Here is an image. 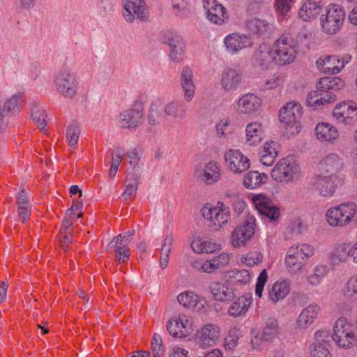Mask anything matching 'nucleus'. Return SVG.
Segmentation results:
<instances>
[{
	"mask_svg": "<svg viewBox=\"0 0 357 357\" xmlns=\"http://www.w3.org/2000/svg\"><path fill=\"white\" fill-rule=\"evenodd\" d=\"M316 86L317 91L309 93L306 100L307 105L314 109L334 102L336 99L334 92L343 89L344 82L338 77H324L317 82Z\"/></svg>",
	"mask_w": 357,
	"mask_h": 357,
	"instance_id": "f257e3e1",
	"label": "nucleus"
},
{
	"mask_svg": "<svg viewBox=\"0 0 357 357\" xmlns=\"http://www.w3.org/2000/svg\"><path fill=\"white\" fill-rule=\"evenodd\" d=\"M200 215L205 225L212 231H220L231 219L229 207L221 202H218L215 205L206 204L201 208Z\"/></svg>",
	"mask_w": 357,
	"mask_h": 357,
	"instance_id": "f03ea898",
	"label": "nucleus"
},
{
	"mask_svg": "<svg viewBox=\"0 0 357 357\" xmlns=\"http://www.w3.org/2000/svg\"><path fill=\"white\" fill-rule=\"evenodd\" d=\"M314 253L313 246L307 243L294 244L291 246L287 252L284 259L287 271L292 274L301 271Z\"/></svg>",
	"mask_w": 357,
	"mask_h": 357,
	"instance_id": "7ed1b4c3",
	"label": "nucleus"
},
{
	"mask_svg": "<svg viewBox=\"0 0 357 357\" xmlns=\"http://www.w3.org/2000/svg\"><path fill=\"white\" fill-rule=\"evenodd\" d=\"M356 213L357 205L354 202H345L329 208L326 219L332 227H344L352 222Z\"/></svg>",
	"mask_w": 357,
	"mask_h": 357,
	"instance_id": "20e7f679",
	"label": "nucleus"
},
{
	"mask_svg": "<svg viewBox=\"0 0 357 357\" xmlns=\"http://www.w3.org/2000/svg\"><path fill=\"white\" fill-rule=\"evenodd\" d=\"M332 337L335 344L343 349H351L357 344L354 326L343 317L335 322Z\"/></svg>",
	"mask_w": 357,
	"mask_h": 357,
	"instance_id": "39448f33",
	"label": "nucleus"
},
{
	"mask_svg": "<svg viewBox=\"0 0 357 357\" xmlns=\"http://www.w3.org/2000/svg\"><path fill=\"white\" fill-rule=\"evenodd\" d=\"M273 46L276 65H287L295 60L298 52L297 46L296 42L290 36H281Z\"/></svg>",
	"mask_w": 357,
	"mask_h": 357,
	"instance_id": "423d86ee",
	"label": "nucleus"
},
{
	"mask_svg": "<svg viewBox=\"0 0 357 357\" xmlns=\"http://www.w3.org/2000/svg\"><path fill=\"white\" fill-rule=\"evenodd\" d=\"M345 18L343 8L338 4H329L326 13L321 15L320 23L324 31L328 34L336 33L342 27Z\"/></svg>",
	"mask_w": 357,
	"mask_h": 357,
	"instance_id": "0eeeda50",
	"label": "nucleus"
},
{
	"mask_svg": "<svg viewBox=\"0 0 357 357\" xmlns=\"http://www.w3.org/2000/svg\"><path fill=\"white\" fill-rule=\"evenodd\" d=\"M300 168L291 157L282 158L275 165L271 172L272 178L277 182L285 183L294 181L299 176Z\"/></svg>",
	"mask_w": 357,
	"mask_h": 357,
	"instance_id": "6e6552de",
	"label": "nucleus"
},
{
	"mask_svg": "<svg viewBox=\"0 0 357 357\" xmlns=\"http://www.w3.org/2000/svg\"><path fill=\"white\" fill-rule=\"evenodd\" d=\"M54 83L57 91L63 96L73 98L76 95L78 82L76 75L69 68H61L55 76Z\"/></svg>",
	"mask_w": 357,
	"mask_h": 357,
	"instance_id": "1a4fd4ad",
	"label": "nucleus"
},
{
	"mask_svg": "<svg viewBox=\"0 0 357 357\" xmlns=\"http://www.w3.org/2000/svg\"><path fill=\"white\" fill-rule=\"evenodd\" d=\"M144 107L140 102H135L131 108L121 112L117 119L118 126L121 128L135 129L144 121Z\"/></svg>",
	"mask_w": 357,
	"mask_h": 357,
	"instance_id": "9d476101",
	"label": "nucleus"
},
{
	"mask_svg": "<svg viewBox=\"0 0 357 357\" xmlns=\"http://www.w3.org/2000/svg\"><path fill=\"white\" fill-rule=\"evenodd\" d=\"M255 218L248 215L242 225L236 227L231 232V243L235 248L245 245L250 241L255 231Z\"/></svg>",
	"mask_w": 357,
	"mask_h": 357,
	"instance_id": "9b49d317",
	"label": "nucleus"
},
{
	"mask_svg": "<svg viewBox=\"0 0 357 357\" xmlns=\"http://www.w3.org/2000/svg\"><path fill=\"white\" fill-rule=\"evenodd\" d=\"M194 174L199 181L211 185L220 179L222 175L221 167L217 162L210 160L204 165H197Z\"/></svg>",
	"mask_w": 357,
	"mask_h": 357,
	"instance_id": "f8f14e48",
	"label": "nucleus"
},
{
	"mask_svg": "<svg viewBox=\"0 0 357 357\" xmlns=\"http://www.w3.org/2000/svg\"><path fill=\"white\" fill-rule=\"evenodd\" d=\"M338 176L317 174L313 178L312 188L324 197H331L334 195L337 188Z\"/></svg>",
	"mask_w": 357,
	"mask_h": 357,
	"instance_id": "ddd939ff",
	"label": "nucleus"
},
{
	"mask_svg": "<svg viewBox=\"0 0 357 357\" xmlns=\"http://www.w3.org/2000/svg\"><path fill=\"white\" fill-rule=\"evenodd\" d=\"M351 59V56L340 58L337 55H324L316 61V65L322 73L335 75L339 73Z\"/></svg>",
	"mask_w": 357,
	"mask_h": 357,
	"instance_id": "4468645a",
	"label": "nucleus"
},
{
	"mask_svg": "<svg viewBox=\"0 0 357 357\" xmlns=\"http://www.w3.org/2000/svg\"><path fill=\"white\" fill-rule=\"evenodd\" d=\"M123 15L128 22L135 19L144 21L148 18V10L144 0H123Z\"/></svg>",
	"mask_w": 357,
	"mask_h": 357,
	"instance_id": "2eb2a0df",
	"label": "nucleus"
},
{
	"mask_svg": "<svg viewBox=\"0 0 357 357\" xmlns=\"http://www.w3.org/2000/svg\"><path fill=\"white\" fill-rule=\"evenodd\" d=\"M225 160L227 168L234 174H241L250 167V160L241 151L229 149L225 153Z\"/></svg>",
	"mask_w": 357,
	"mask_h": 357,
	"instance_id": "dca6fc26",
	"label": "nucleus"
},
{
	"mask_svg": "<svg viewBox=\"0 0 357 357\" xmlns=\"http://www.w3.org/2000/svg\"><path fill=\"white\" fill-rule=\"evenodd\" d=\"M177 300L183 307L199 313H206L209 309V305L204 298L190 291L179 294Z\"/></svg>",
	"mask_w": 357,
	"mask_h": 357,
	"instance_id": "f3484780",
	"label": "nucleus"
},
{
	"mask_svg": "<svg viewBox=\"0 0 357 357\" xmlns=\"http://www.w3.org/2000/svg\"><path fill=\"white\" fill-rule=\"evenodd\" d=\"M224 43L227 51L234 54L243 49L251 47L253 40L248 35L234 32L225 38Z\"/></svg>",
	"mask_w": 357,
	"mask_h": 357,
	"instance_id": "a211bd4d",
	"label": "nucleus"
},
{
	"mask_svg": "<svg viewBox=\"0 0 357 357\" xmlns=\"http://www.w3.org/2000/svg\"><path fill=\"white\" fill-rule=\"evenodd\" d=\"M253 204L259 213L274 221L280 216V211L271 199L264 195H255L252 197Z\"/></svg>",
	"mask_w": 357,
	"mask_h": 357,
	"instance_id": "6ab92c4d",
	"label": "nucleus"
},
{
	"mask_svg": "<svg viewBox=\"0 0 357 357\" xmlns=\"http://www.w3.org/2000/svg\"><path fill=\"white\" fill-rule=\"evenodd\" d=\"M243 80V74L241 69L227 68L221 74L220 84L227 91H234L241 84Z\"/></svg>",
	"mask_w": 357,
	"mask_h": 357,
	"instance_id": "aec40b11",
	"label": "nucleus"
},
{
	"mask_svg": "<svg viewBox=\"0 0 357 357\" xmlns=\"http://www.w3.org/2000/svg\"><path fill=\"white\" fill-rule=\"evenodd\" d=\"M344 160L338 154L331 153L324 156L319 163V173L337 176L344 167Z\"/></svg>",
	"mask_w": 357,
	"mask_h": 357,
	"instance_id": "412c9836",
	"label": "nucleus"
},
{
	"mask_svg": "<svg viewBox=\"0 0 357 357\" xmlns=\"http://www.w3.org/2000/svg\"><path fill=\"white\" fill-rule=\"evenodd\" d=\"M162 41L169 46L171 59L176 62L181 61L185 49L183 38L176 33L168 31L164 33Z\"/></svg>",
	"mask_w": 357,
	"mask_h": 357,
	"instance_id": "4be33fe9",
	"label": "nucleus"
},
{
	"mask_svg": "<svg viewBox=\"0 0 357 357\" xmlns=\"http://www.w3.org/2000/svg\"><path fill=\"white\" fill-rule=\"evenodd\" d=\"M261 105V99L255 93H248L243 95L236 102V111L239 114H252L256 113Z\"/></svg>",
	"mask_w": 357,
	"mask_h": 357,
	"instance_id": "5701e85b",
	"label": "nucleus"
},
{
	"mask_svg": "<svg viewBox=\"0 0 357 357\" xmlns=\"http://www.w3.org/2000/svg\"><path fill=\"white\" fill-rule=\"evenodd\" d=\"M220 337V328L215 324H206L197 331L195 340L203 348L213 346Z\"/></svg>",
	"mask_w": 357,
	"mask_h": 357,
	"instance_id": "b1692460",
	"label": "nucleus"
},
{
	"mask_svg": "<svg viewBox=\"0 0 357 357\" xmlns=\"http://www.w3.org/2000/svg\"><path fill=\"white\" fill-rule=\"evenodd\" d=\"M204 8L207 19L215 24L220 25L228 19L226 9L216 0H204Z\"/></svg>",
	"mask_w": 357,
	"mask_h": 357,
	"instance_id": "393cba45",
	"label": "nucleus"
},
{
	"mask_svg": "<svg viewBox=\"0 0 357 357\" xmlns=\"http://www.w3.org/2000/svg\"><path fill=\"white\" fill-rule=\"evenodd\" d=\"M302 107L298 102H288L280 110V119L287 125L295 126L298 128V123L301 119Z\"/></svg>",
	"mask_w": 357,
	"mask_h": 357,
	"instance_id": "a878e982",
	"label": "nucleus"
},
{
	"mask_svg": "<svg viewBox=\"0 0 357 357\" xmlns=\"http://www.w3.org/2000/svg\"><path fill=\"white\" fill-rule=\"evenodd\" d=\"M329 337L327 331H318L315 333L314 342L310 347V357H332L326 347Z\"/></svg>",
	"mask_w": 357,
	"mask_h": 357,
	"instance_id": "bb28decb",
	"label": "nucleus"
},
{
	"mask_svg": "<svg viewBox=\"0 0 357 357\" xmlns=\"http://www.w3.org/2000/svg\"><path fill=\"white\" fill-rule=\"evenodd\" d=\"M253 60L255 64L262 68H268L272 63H275L273 46L271 47L266 43L260 45L254 52Z\"/></svg>",
	"mask_w": 357,
	"mask_h": 357,
	"instance_id": "cd10ccee",
	"label": "nucleus"
},
{
	"mask_svg": "<svg viewBox=\"0 0 357 357\" xmlns=\"http://www.w3.org/2000/svg\"><path fill=\"white\" fill-rule=\"evenodd\" d=\"M209 288L214 299L218 301L230 302L236 297L234 289L227 283L213 282Z\"/></svg>",
	"mask_w": 357,
	"mask_h": 357,
	"instance_id": "c85d7f7f",
	"label": "nucleus"
},
{
	"mask_svg": "<svg viewBox=\"0 0 357 357\" xmlns=\"http://www.w3.org/2000/svg\"><path fill=\"white\" fill-rule=\"evenodd\" d=\"M323 0H307L298 11V17L304 21L314 20L321 13Z\"/></svg>",
	"mask_w": 357,
	"mask_h": 357,
	"instance_id": "c756f323",
	"label": "nucleus"
},
{
	"mask_svg": "<svg viewBox=\"0 0 357 357\" xmlns=\"http://www.w3.org/2000/svg\"><path fill=\"white\" fill-rule=\"evenodd\" d=\"M321 308L315 303L310 304L299 314L296 324L300 328L305 329L312 324L318 317Z\"/></svg>",
	"mask_w": 357,
	"mask_h": 357,
	"instance_id": "7c9ffc66",
	"label": "nucleus"
},
{
	"mask_svg": "<svg viewBox=\"0 0 357 357\" xmlns=\"http://www.w3.org/2000/svg\"><path fill=\"white\" fill-rule=\"evenodd\" d=\"M356 110L357 106L355 102L344 101L334 108L333 115L337 121L347 123L348 120L353 118Z\"/></svg>",
	"mask_w": 357,
	"mask_h": 357,
	"instance_id": "2f4dec72",
	"label": "nucleus"
},
{
	"mask_svg": "<svg viewBox=\"0 0 357 357\" xmlns=\"http://www.w3.org/2000/svg\"><path fill=\"white\" fill-rule=\"evenodd\" d=\"M252 298L250 296H241L233 301L227 310V314L236 318L244 317L248 311Z\"/></svg>",
	"mask_w": 357,
	"mask_h": 357,
	"instance_id": "473e14b6",
	"label": "nucleus"
},
{
	"mask_svg": "<svg viewBox=\"0 0 357 357\" xmlns=\"http://www.w3.org/2000/svg\"><path fill=\"white\" fill-rule=\"evenodd\" d=\"M317 139L321 142L333 144L339 137L337 129L328 123H319L315 128Z\"/></svg>",
	"mask_w": 357,
	"mask_h": 357,
	"instance_id": "72a5a7b5",
	"label": "nucleus"
},
{
	"mask_svg": "<svg viewBox=\"0 0 357 357\" xmlns=\"http://www.w3.org/2000/svg\"><path fill=\"white\" fill-rule=\"evenodd\" d=\"M192 70L188 66H185L181 74V86L187 101H190L195 95V86L192 79Z\"/></svg>",
	"mask_w": 357,
	"mask_h": 357,
	"instance_id": "f704fd0d",
	"label": "nucleus"
},
{
	"mask_svg": "<svg viewBox=\"0 0 357 357\" xmlns=\"http://www.w3.org/2000/svg\"><path fill=\"white\" fill-rule=\"evenodd\" d=\"M290 291L289 282L286 280H278L270 288L268 291L269 300L276 303L283 300Z\"/></svg>",
	"mask_w": 357,
	"mask_h": 357,
	"instance_id": "c9c22d12",
	"label": "nucleus"
},
{
	"mask_svg": "<svg viewBox=\"0 0 357 357\" xmlns=\"http://www.w3.org/2000/svg\"><path fill=\"white\" fill-rule=\"evenodd\" d=\"M246 143L251 146L259 144L264 137V130L258 122L250 123L245 128Z\"/></svg>",
	"mask_w": 357,
	"mask_h": 357,
	"instance_id": "e433bc0d",
	"label": "nucleus"
},
{
	"mask_svg": "<svg viewBox=\"0 0 357 357\" xmlns=\"http://www.w3.org/2000/svg\"><path fill=\"white\" fill-rule=\"evenodd\" d=\"M246 27L252 34L259 37H266L271 31L268 23L266 20L259 18L247 20Z\"/></svg>",
	"mask_w": 357,
	"mask_h": 357,
	"instance_id": "4c0bfd02",
	"label": "nucleus"
},
{
	"mask_svg": "<svg viewBox=\"0 0 357 357\" xmlns=\"http://www.w3.org/2000/svg\"><path fill=\"white\" fill-rule=\"evenodd\" d=\"M346 243L338 244L329 255V259L332 264L337 265L345 262L349 257H351V248H348Z\"/></svg>",
	"mask_w": 357,
	"mask_h": 357,
	"instance_id": "58836bf2",
	"label": "nucleus"
},
{
	"mask_svg": "<svg viewBox=\"0 0 357 357\" xmlns=\"http://www.w3.org/2000/svg\"><path fill=\"white\" fill-rule=\"evenodd\" d=\"M278 144L273 142H266L261 153L260 161L266 166H271L278 156Z\"/></svg>",
	"mask_w": 357,
	"mask_h": 357,
	"instance_id": "ea45409f",
	"label": "nucleus"
},
{
	"mask_svg": "<svg viewBox=\"0 0 357 357\" xmlns=\"http://www.w3.org/2000/svg\"><path fill=\"white\" fill-rule=\"evenodd\" d=\"M191 247L197 253H212L220 248V245L212 242L211 240L198 238L192 241Z\"/></svg>",
	"mask_w": 357,
	"mask_h": 357,
	"instance_id": "a19ab883",
	"label": "nucleus"
},
{
	"mask_svg": "<svg viewBox=\"0 0 357 357\" xmlns=\"http://www.w3.org/2000/svg\"><path fill=\"white\" fill-rule=\"evenodd\" d=\"M164 111L167 116L183 119L186 114V106L182 101H172L165 105Z\"/></svg>",
	"mask_w": 357,
	"mask_h": 357,
	"instance_id": "79ce46f5",
	"label": "nucleus"
},
{
	"mask_svg": "<svg viewBox=\"0 0 357 357\" xmlns=\"http://www.w3.org/2000/svg\"><path fill=\"white\" fill-rule=\"evenodd\" d=\"M267 176L257 171H250L245 176L243 185L247 188H256L265 183Z\"/></svg>",
	"mask_w": 357,
	"mask_h": 357,
	"instance_id": "37998d69",
	"label": "nucleus"
},
{
	"mask_svg": "<svg viewBox=\"0 0 357 357\" xmlns=\"http://www.w3.org/2000/svg\"><path fill=\"white\" fill-rule=\"evenodd\" d=\"M31 117L37 123L38 127L41 130L45 128L47 122V114L44 107L39 103H33L31 107Z\"/></svg>",
	"mask_w": 357,
	"mask_h": 357,
	"instance_id": "c03bdc74",
	"label": "nucleus"
},
{
	"mask_svg": "<svg viewBox=\"0 0 357 357\" xmlns=\"http://www.w3.org/2000/svg\"><path fill=\"white\" fill-rule=\"evenodd\" d=\"M139 175L136 173H131L127 176L126 181H130V182L126 185L122 194L125 199H132L135 196L139 184Z\"/></svg>",
	"mask_w": 357,
	"mask_h": 357,
	"instance_id": "a18cd8bd",
	"label": "nucleus"
},
{
	"mask_svg": "<svg viewBox=\"0 0 357 357\" xmlns=\"http://www.w3.org/2000/svg\"><path fill=\"white\" fill-rule=\"evenodd\" d=\"M23 102V94L22 93H17L5 102L3 107H2V110L6 113L17 112L21 108Z\"/></svg>",
	"mask_w": 357,
	"mask_h": 357,
	"instance_id": "49530a36",
	"label": "nucleus"
},
{
	"mask_svg": "<svg viewBox=\"0 0 357 357\" xmlns=\"http://www.w3.org/2000/svg\"><path fill=\"white\" fill-rule=\"evenodd\" d=\"M173 13L181 18L187 17L190 13L188 0H172Z\"/></svg>",
	"mask_w": 357,
	"mask_h": 357,
	"instance_id": "de8ad7c7",
	"label": "nucleus"
},
{
	"mask_svg": "<svg viewBox=\"0 0 357 357\" xmlns=\"http://www.w3.org/2000/svg\"><path fill=\"white\" fill-rule=\"evenodd\" d=\"M328 268L325 265H317L314 268L313 273L307 277V282L312 286L319 284L323 278L328 274Z\"/></svg>",
	"mask_w": 357,
	"mask_h": 357,
	"instance_id": "09e8293b",
	"label": "nucleus"
},
{
	"mask_svg": "<svg viewBox=\"0 0 357 357\" xmlns=\"http://www.w3.org/2000/svg\"><path fill=\"white\" fill-rule=\"evenodd\" d=\"M278 331L277 321L273 318H269L263 328L261 337L266 341L271 340L276 335Z\"/></svg>",
	"mask_w": 357,
	"mask_h": 357,
	"instance_id": "8fccbe9b",
	"label": "nucleus"
},
{
	"mask_svg": "<svg viewBox=\"0 0 357 357\" xmlns=\"http://www.w3.org/2000/svg\"><path fill=\"white\" fill-rule=\"evenodd\" d=\"M344 297L350 301L357 300V277L353 276L347 281L342 289Z\"/></svg>",
	"mask_w": 357,
	"mask_h": 357,
	"instance_id": "3c124183",
	"label": "nucleus"
},
{
	"mask_svg": "<svg viewBox=\"0 0 357 357\" xmlns=\"http://www.w3.org/2000/svg\"><path fill=\"white\" fill-rule=\"evenodd\" d=\"M230 278L236 285H245L250 283L251 275L248 271L243 269L232 272Z\"/></svg>",
	"mask_w": 357,
	"mask_h": 357,
	"instance_id": "603ef678",
	"label": "nucleus"
},
{
	"mask_svg": "<svg viewBox=\"0 0 357 357\" xmlns=\"http://www.w3.org/2000/svg\"><path fill=\"white\" fill-rule=\"evenodd\" d=\"M162 118V112L159 109L158 106L155 103H152L148 113L149 123L152 126H155L160 124Z\"/></svg>",
	"mask_w": 357,
	"mask_h": 357,
	"instance_id": "864d4df0",
	"label": "nucleus"
},
{
	"mask_svg": "<svg viewBox=\"0 0 357 357\" xmlns=\"http://www.w3.org/2000/svg\"><path fill=\"white\" fill-rule=\"evenodd\" d=\"M167 330L174 337H186V333L183 331L182 326L177 319L169 320L167 324Z\"/></svg>",
	"mask_w": 357,
	"mask_h": 357,
	"instance_id": "5fc2aeb1",
	"label": "nucleus"
},
{
	"mask_svg": "<svg viewBox=\"0 0 357 357\" xmlns=\"http://www.w3.org/2000/svg\"><path fill=\"white\" fill-rule=\"evenodd\" d=\"M285 81V76L282 73H277L273 75L266 80L264 84V88L266 90L276 89L280 86H282Z\"/></svg>",
	"mask_w": 357,
	"mask_h": 357,
	"instance_id": "6e6d98bb",
	"label": "nucleus"
},
{
	"mask_svg": "<svg viewBox=\"0 0 357 357\" xmlns=\"http://www.w3.org/2000/svg\"><path fill=\"white\" fill-rule=\"evenodd\" d=\"M262 255L257 252H251L244 255L241 261L248 266H253L261 262Z\"/></svg>",
	"mask_w": 357,
	"mask_h": 357,
	"instance_id": "4d7b16f0",
	"label": "nucleus"
},
{
	"mask_svg": "<svg viewBox=\"0 0 357 357\" xmlns=\"http://www.w3.org/2000/svg\"><path fill=\"white\" fill-rule=\"evenodd\" d=\"M79 132V128L76 125H71L68 128L66 137L71 146H74L77 144Z\"/></svg>",
	"mask_w": 357,
	"mask_h": 357,
	"instance_id": "13d9d810",
	"label": "nucleus"
},
{
	"mask_svg": "<svg viewBox=\"0 0 357 357\" xmlns=\"http://www.w3.org/2000/svg\"><path fill=\"white\" fill-rule=\"evenodd\" d=\"M238 330L235 328L229 331L228 335L225 339V347L227 349H232L237 344L238 340Z\"/></svg>",
	"mask_w": 357,
	"mask_h": 357,
	"instance_id": "bf43d9fd",
	"label": "nucleus"
},
{
	"mask_svg": "<svg viewBox=\"0 0 357 357\" xmlns=\"http://www.w3.org/2000/svg\"><path fill=\"white\" fill-rule=\"evenodd\" d=\"M268 280V274L266 269H264L259 274L256 287H255V294L259 297H261L262 292L264 290V285Z\"/></svg>",
	"mask_w": 357,
	"mask_h": 357,
	"instance_id": "052dcab7",
	"label": "nucleus"
},
{
	"mask_svg": "<svg viewBox=\"0 0 357 357\" xmlns=\"http://www.w3.org/2000/svg\"><path fill=\"white\" fill-rule=\"evenodd\" d=\"M213 264L215 265L216 269L221 268L227 266L230 260V256L226 252H222L218 256L214 257L212 259Z\"/></svg>",
	"mask_w": 357,
	"mask_h": 357,
	"instance_id": "680f3d73",
	"label": "nucleus"
},
{
	"mask_svg": "<svg viewBox=\"0 0 357 357\" xmlns=\"http://www.w3.org/2000/svg\"><path fill=\"white\" fill-rule=\"evenodd\" d=\"M291 3L292 0H276L275 7L279 13L285 15L290 10Z\"/></svg>",
	"mask_w": 357,
	"mask_h": 357,
	"instance_id": "e2e57ef3",
	"label": "nucleus"
},
{
	"mask_svg": "<svg viewBox=\"0 0 357 357\" xmlns=\"http://www.w3.org/2000/svg\"><path fill=\"white\" fill-rule=\"evenodd\" d=\"M151 349L153 354H162V341L160 335L155 333L151 341Z\"/></svg>",
	"mask_w": 357,
	"mask_h": 357,
	"instance_id": "0e129e2a",
	"label": "nucleus"
},
{
	"mask_svg": "<svg viewBox=\"0 0 357 357\" xmlns=\"http://www.w3.org/2000/svg\"><path fill=\"white\" fill-rule=\"evenodd\" d=\"M177 319L180 323L181 326H182L183 331H184L186 333V335L188 336L192 331V319L184 314L180 315L178 319Z\"/></svg>",
	"mask_w": 357,
	"mask_h": 357,
	"instance_id": "69168bd1",
	"label": "nucleus"
},
{
	"mask_svg": "<svg viewBox=\"0 0 357 357\" xmlns=\"http://www.w3.org/2000/svg\"><path fill=\"white\" fill-rule=\"evenodd\" d=\"M115 260L119 263H126L130 256V249L121 250V248L114 249Z\"/></svg>",
	"mask_w": 357,
	"mask_h": 357,
	"instance_id": "338daca9",
	"label": "nucleus"
},
{
	"mask_svg": "<svg viewBox=\"0 0 357 357\" xmlns=\"http://www.w3.org/2000/svg\"><path fill=\"white\" fill-rule=\"evenodd\" d=\"M266 2V0H248L247 9L252 13H257Z\"/></svg>",
	"mask_w": 357,
	"mask_h": 357,
	"instance_id": "774afa93",
	"label": "nucleus"
}]
</instances>
